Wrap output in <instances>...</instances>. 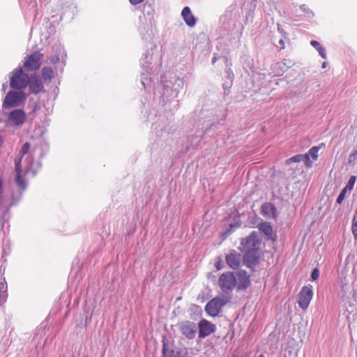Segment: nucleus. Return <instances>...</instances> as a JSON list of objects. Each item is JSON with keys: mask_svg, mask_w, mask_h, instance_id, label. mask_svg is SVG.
Returning <instances> with one entry per match:
<instances>
[{"mask_svg": "<svg viewBox=\"0 0 357 357\" xmlns=\"http://www.w3.org/2000/svg\"><path fill=\"white\" fill-rule=\"evenodd\" d=\"M352 279L353 278L347 271H342L340 275V290L338 295L343 301H349L351 296L354 298V302L356 301V291L354 290L353 284L350 283Z\"/></svg>", "mask_w": 357, "mask_h": 357, "instance_id": "f257e3e1", "label": "nucleus"}, {"mask_svg": "<svg viewBox=\"0 0 357 357\" xmlns=\"http://www.w3.org/2000/svg\"><path fill=\"white\" fill-rule=\"evenodd\" d=\"M321 146L312 147L307 153L305 154H298L291 157L286 160L285 165L289 166L291 169H294V167L291 166V163H298L301 161H303L306 167H311L312 161L316 160L318 158V151L320 149Z\"/></svg>", "mask_w": 357, "mask_h": 357, "instance_id": "f03ea898", "label": "nucleus"}, {"mask_svg": "<svg viewBox=\"0 0 357 357\" xmlns=\"http://www.w3.org/2000/svg\"><path fill=\"white\" fill-rule=\"evenodd\" d=\"M26 99V96L23 91L10 90L5 96L2 107L4 109L17 107L21 105Z\"/></svg>", "mask_w": 357, "mask_h": 357, "instance_id": "7ed1b4c3", "label": "nucleus"}, {"mask_svg": "<svg viewBox=\"0 0 357 357\" xmlns=\"http://www.w3.org/2000/svg\"><path fill=\"white\" fill-rule=\"evenodd\" d=\"M29 76L21 67L14 69L10 79V86L13 89L20 90L25 89L29 84Z\"/></svg>", "mask_w": 357, "mask_h": 357, "instance_id": "20e7f679", "label": "nucleus"}, {"mask_svg": "<svg viewBox=\"0 0 357 357\" xmlns=\"http://www.w3.org/2000/svg\"><path fill=\"white\" fill-rule=\"evenodd\" d=\"M260 243L258 232L253 231L248 236L241 239L238 248L241 252L259 250Z\"/></svg>", "mask_w": 357, "mask_h": 357, "instance_id": "39448f33", "label": "nucleus"}, {"mask_svg": "<svg viewBox=\"0 0 357 357\" xmlns=\"http://www.w3.org/2000/svg\"><path fill=\"white\" fill-rule=\"evenodd\" d=\"M43 54L40 51H35L24 58V68L29 72L38 70L42 64Z\"/></svg>", "mask_w": 357, "mask_h": 357, "instance_id": "423d86ee", "label": "nucleus"}, {"mask_svg": "<svg viewBox=\"0 0 357 357\" xmlns=\"http://www.w3.org/2000/svg\"><path fill=\"white\" fill-rule=\"evenodd\" d=\"M218 284L224 293L229 294L236 284L235 275L232 272L223 273L219 277Z\"/></svg>", "mask_w": 357, "mask_h": 357, "instance_id": "0eeeda50", "label": "nucleus"}, {"mask_svg": "<svg viewBox=\"0 0 357 357\" xmlns=\"http://www.w3.org/2000/svg\"><path fill=\"white\" fill-rule=\"evenodd\" d=\"M187 349L182 347H175L168 341L163 340L162 357H185Z\"/></svg>", "mask_w": 357, "mask_h": 357, "instance_id": "6e6552de", "label": "nucleus"}, {"mask_svg": "<svg viewBox=\"0 0 357 357\" xmlns=\"http://www.w3.org/2000/svg\"><path fill=\"white\" fill-rule=\"evenodd\" d=\"M184 84V80L179 78L175 80L173 86L174 89L170 87L168 84H165L162 91V98L164 100L166 99L167 101H170L172 99L176 98L179 92V89L182 88Z\"/></svg>", "mask_w": 357, "mask_h": 357, "instance_id": "1a4fd4ad", "label": "nucleus"}, {"mask_svg": "<svg viewBox=\"0 0 357 357\" xmlns=\"http://www.w3.org/2000/svg\"><path fill=\"white\" fill-rule=\"evenodd\" d=\"M26 114L24 110L15 109L11 111L7 118L6 125L8 126L20 127L25 122Z\"/></svg>", "mask_w": 357, "mask_h": 357, "instance_id": "9d476101", "label": "nucleus"}, {"mask_svg": "<svg viewBox=\"0 0 357 357\" xmlns=\"http://www.w3.org/2000/svg\"><path fill=\"white\" fill-rule=\"evenodd\" d=\"M177 326L181 334L186 338L192 340L195 337L197 326L193 321H183L178 323Z\"/></svg>", "mask_w": 357, "mask_h": 357, "instance_id": "9b49d317", "label": "nucleus"}, {"mask_svg": "<svg viewBox=\"0 0 357 357\" xmlns=\"http://www.w3.org/2000/svg\"><path fill=\"white\" fill-rule=\"evenodd\" d=\"M313 295L312 287L304 286L298 294V305L303 310H306Z\"/></svg>", "mask_w": 357, "mask_h": 357, "instance_id": "f8f14e48", "label": "nucleus"}, {"mask_svg": "<svg viewBox=\"0 0 357 357\" xmlns=\"http://www.w3.org/2000/svg\"><path fill=\"white\" fill-rule=\"evenodd\" d=\"M243 257V264L248 268H253L259 264V259L260 257V250H250L245 251Z\"/></svg>", "mask_w": 357, "mask_h": 357, "instance_id": "ddd939ff", "label": "nucleus"}, {"mask_svg": "<svg viewBox=\"0 0 357 357\" xmlns=\"http://www.w3.org/2000/svg\"><path fill=\"white\" fill-rule=\"evenodd\" d=\"M236 280L238 290L246 289L250 284V275L245 271L240 270L236 273Z\"/></svg>", "mask_w": 357, "mask_h": 357, "instance_id": "4468645a", "label": "nucleus"}, {"mask_svg": "<svg viewBox=\"0 0 357 357\" xmlns=\"http://www.w3.org/2000/svg\"><path fill=\"white\" fill-rule=\"evenodd\" d=\"M227 265L232 269H237L243 260V257L240 253L234 250H231L225 257Z\"/></svg>", "mask_w": 357, "mask_h": 357, "instance_id": "2eb2a0df", "label": "nucleus"}, {"mask_svg": "<svg viewBox=\"0 0 357 357\" xmlns=\"http://www.w3.org/2000/svg\"><path fill=\"white\" fill-rule=\"evenodd\" d=\"M214 324L206 319H202L199 323V337L204 338L215 331Z\"/></svg>", "mask_w": 357, "mask_h": 357, "instance_id": "dca6fc26", "label": "nucleus"}, {"mask_svg": "<svg viewBox=\"0 0 357 357\" xmlns=\"http://www.w3.org/2000/svg\"><path fill=\"white\" fill-rule=\"evenodd\" d=\"M30 91L34 94H37L43 90V84L42 81L37 75H31L29 78V84Z\"/></svg>", "mask_w": 357, "mask_h": 357, "instance_id": "f3484780", "label": "nucleus"}, {"mask_svg": "<svg viewBox=\"0 0 357 357\" xmlns=\"http://www.w3.org/2000/svg\"><path fill=\"white\" fill-rule=\"evenodd\" d=\"M181 15L183 17V20L185 21V24L192 27L196 24V20L194 15L192 14L190 8L188 6H185L183 8Z\"/></svg>", "mask_w": 357, "mask_h": 357, "instance_id": "a211bd4d", "label": "nucleus"}, {"mask_svg": "<svg viewBox=\"0 0 357 357\" xmlns=\"http://www.w3.org/2000/svg\"><path fill=\"white\" fill-rule=\"evenodd\" d=\"M259 231L265 235L267 240L273 239V231L271 225L268 222H263L258 225Z\"/></svg>", "mask_w": 357, "mask_h": 357, "instance_id": "6ab92c4d", "label": "nucleus"}, {"mask_svg": "<svg viewBox=\"0 0 357 357\" xmlns=\"http://www.w3.org/2000/svg\"><path fill=\"white\" fill-rule=\"evenodd\" d=\"M261 214L268 218L275 217L276 208L275 206L269 202H266L261 206Z\"/></svg>", "mask_w": 357, "mask_h": 357, "instance_id": "aec40b11", "label": "nucleus"}, {"mask_svg": "<svg viewBox=\"0 0 357 357\" xmlns=\"http://www.w3.org/2000/svg\"><path fill=\"white\" fill-rule=\"evenodd\" d=\"M215 302V300L212 299L205 306L206 312L212 317L217 316L220 310V308Z\"/></svg>", "mask_w": 357, "mask_h": 357, "instance_id": "412c9836", "label": "nucleus"}, {"mask_svg": "<svg viewBox=\"0 0 357 357\" xmlns=\"http://www.w3.org/2000/svg\"><path fill=\"white\" fill-rule=\"evenodd\" d=\"M41 75L44 82H50L54 76V73L52 68L45 66L41 70Z\"/></svg>", "mask_w": 357, "mask_h": 357, "instance_id": "4be33fe9", "label": "nucleus"}, {"mask_svg": "<svg viewBox=\"0 0 357 357\" xmlns=\"http://www.w3.org/2000/svg\"><path fill=\"white\" fill-rule=\"evenodd\" d=\"M310 44L314 47L319 52V55L325 59L326 57V53L325 49L321 46L320 43L317 40H312Z\"/></svg>", "mask_w": 357, "mask_h": 357, "instance_id": "5701e85b", "label": "nucleus"}, {"mask_svg": "<svg viewBox=\"0 0 357 357\" xmlns=\"http://www.w3.org/2000/svg\"><path fill=\"white\" fill-rule=\"evenodd\" d=\"M15 183L19 188L22 190L26 188V182L25 179L21 176V174H17L15 178Z\"/></svg>", "mask_w": 357, "mask_h": 357, "instance_id": "b1692460", "label": "nucleus"}, {"mask_svg": "<svg viewBox=\"0 0 357 357\" xmlns=\"http://www.w3.org/2000/svg\"><path fill=\"white\" fill-rule=\"evenodd\" d=\"M7 285L3 282H0V299L1 301L5 302L7 298Z\"/></svg>", "mask_w": 357, "mask_h": 357, "instance_id": "393cba45", "label": "nucleus"}, {"mask_svg": "<svg viewBox=\"0 0 357 357\" xmlns=\"http://www.w3.org/2000/svg\"><path fill=\"white\" fill-rule=\"evenodd\" d=\"M213 299L215 300V301H216L215 303L218 304V307L221 309V307L222 306H224L229 302L230 298L225 296L224 297H216Z\"/></svg>", "mask_w": 357, "mask_h": 357, "instance_id": "a878e982", "label": "nucleus"}, {"mask_svg": "<svg viewBox=\"0 0 357 357\" xmlns=\"http://www.w3.org/2000/svg\"><path fill=\"white\" fill-rule=\"evenodd\" d=\"M351 229L355 239H357V208L353 219Z\"/></svg>", "mask_w": 357, "mask_h": 357, "instance_id": "bb28decb", "label": "nucleus"}, {"mask_svg": "<svg viewBox=\"0 0 357 357\" xmlns=\"http://www.w3.org/2000/svg\"><path fill=\"white\" fill-rule=\"evenodd\" d=\"M151 64L150 61L149 60V54L148 53L145 54L142 59H141V66L146 70V68H149Z\"/></svg>", "mask_w": 357, "mask_h": 357, "instance_id": "cd10ccee", "label": "nucleus"}, {"mask_svg": "<svg viewBox=\"0 0 357 357\" xmlns=\"http://www.w3.org/2000/svg\"><path fill=\"white\" fill-rule=\"evenodd\" d=\"M347 188H344L342 191L340 192V195L337 197V199L336 200L337 204H341L344 199L345 195L347 193Z\"/></svg>", "mask_w": 357, "mask_h": 357, "instance_id": "c85d7f7f", "label": "nucleus"}, {"mask_svg": "<svg viewBox=\"0 0 357 357\" xmlns=\"http://www.w3.org/2000/svg\"><path fill=\"white\" fill-rule=\"evenodd\" d=\"M30 148V144L29 142L24 143L20 151V155H22V156H24L25 154H26L29 152Z\"/></svg>", "mask_w": 357, "mask_h": 357, "instance_id": "c756f323", "label": "nucleus"}, {"mask_svg": "<svg viewBox=\"0 0 357 357\" xmlns=\"http://www.w3.org/2000/svg\"><path fill=\"white\" fill-rule=\"evenodd\" d=\"M355 181H356V176H351L350 178H349V180L348 181V183L347 184L346 187L347 188V190L349 189V190H352V188H354V183H355Z\"/></svg>", "mask_w": 357, "mask_h": 357, "instance_id": "7c9ffc66", "label": "nucleus"}, {"mask_svg": "<svg viewBox=\"0 0 357 357\" xmlns=\"http://www.w3.org/2000/svg\"><path fill=\"white\" fill-rule=\"evenodd\" d=\"M319 275V271L317 268H314L311 273V278L312 280H316Z\"/></svg>", "mask_w": 357, "mask_h": 357, "instance_id": "2f4dec72", "label": "nucleus"}, {"mask_svg": "<svg viewBox=\"0 0 357 357\" xmlns=\"http://www.w3.org/2000/svg\"><path fill=\"white\" fill-rule=\"evenodd\" d=\"M225 73L227 75V77L229 80H231L234 77V73L231 68L227 67L225 70Z\"/></svg>", "mask_w": 357, "mask_h": 357, "instance_id": "473e14b6", "label": "nucleus"}, {"mask_svg": "<svg viewBox=\"0 0 357 357\" xmlns=\"http://www.w3.org/2000/svg\"><path fill=\"white\" fill-rule=\"evenodd\" d=\"M49 60L50 63L55 64L59 61V57L57 55H53L49 58Z\"/></svg>", "mask_w": 357, "mask_h": 357, "instance_id": "72a5a7b5", "label": "nucleus"}, {"mask_svg": "<svg viewBox=\"0 0 357 357\" xmlns=\"http://www.w3.org/2000/svg\"><path fill=\"white\" fill-rule=\"evenodd\" d=\"M146 80H147V77H146V73L145 72H142V79H141V82H142V84L146 87Z\"/></svg>", "mask_w": 357, "mask_h": 357, "instance_id": "f704fd0d", "label": "nucleus"}, {"mask_svg": "<svg viewBox=\"0 0 357 357\" xmlns=\"http://www.w3.org/2000/svg\"><path fill=\"white\" fill-rule=\"evenodd\" d=\"M15 171L17 174H22V166L21 164H15Z\"/></svg>", "mask_w": 357, "mask_h": 357, "instance_id": "c9c22d12", "label": "nucleus"}, {"mask_svg": "<svg viewBox=\"0 0 357 357\" xmlns=\"http://www.w3.org/2000/svg\"><path fill=\"white\" fill-rule=\"evenodd\" d=\"M8 210H9V207L8 206H7L6 208H3V209H1L0 208V216L1 218H3L5 214H6V213L8 212Z\"/></svg>", "mask_w": 357, "mask_h": 357, "instance_id": "e433bc0d", "label": "nucleus"}, {"mask_svg": "<svg viewBox=\"0 0 357 357\" xmlns=\"http://www.w3.org/2000/svg\"><path fill=\"white\" fill-rule=\"evenodd\" d=\"M144 0H129L130 3L133 5L136 6L142 2H143Z\"/></svg>", "mask_w": 357, "mask_h": 357, "instance_id": "4c0bfd02", "label": "nucleus"}, {"mask_svg": "<svg viewBox=\"0 0 357 357\" xmlns=\"http://www.w3.org/2000/svg\"><path fill=\"white\" fill-rule=\"evenodd\" d=\"M22 157H23V156H22V155H20V156H19V157H16V158H15V160H14V162H15V164H21V161H22Z\"/></svg>", "mask_w": 357, "mask_h": 357, "instance_id": "58836bf2", "label": "nucleus"}, {"mask_svg": "<svg viewBox=\"0 0 357 357\" xmlns=\"http://www.w3.org/2000/svg\"><path fill=\"white\" fill-rule=\"evenodd\" d=\"M147 8H149V10L146 11L147 14H148L149 15H153V13L154 10H153V9L151 8V5H149V6H147Z\"/></svg>", "mask_w": 357, "mask_h": 357, "instance_id": "ea45409f", "label": "nucleus"}, {"mask_svg": "<svg viewBox=\"0 0 357 357\" xmlns=\"http://www.w3.org/2000/svg\"><path fill=\"white\" fill-rule=\"evenodd\" d=\"M279 43L282 45V47L284 48V43L283 41V40H280L279 41Z\"/></svg>", "mask_w": 357, "mask_h": 357, "instance_id": "a19ab883", "label": "nucleus"}, {"mask_svg": "<svg viewBox=\"0 0 357 357\" xmlns=\"http://www.w3.org/2000/svg\"><path fill=\"white\" fill-rule=\"evenodd\" d=\"M6 88H7V84L6 83H3V85H2V89L3 91H6Z\"/></svg>", "mask_w": 357, "mask_h": 357, "instance_id": "79ce46f5", "label": "nucleus"}, {"mask_svg": "<svg viewBox=\"0 0 357 357\" xmlns=\"http://www.w3.org/2000/svg\"><path fill=\"white\" fill-rule=\"evenodd\" d=\"M216 267H217L218 269H220L221 268V267H220V262H218L216 264Z\"/></svg>", "mask_w": 357, "mask_h": 357, "instance_id": "37998d69", "label": "nucleus"}, {"mask_svg": "<svg viewBox=\"0 0 357 357\" xmlns=\"http://www.w3.org/2000/svg\"><path fill=\"white\" fill-rule=\"evenodd\" d=\"M301 10H303V11H305V10H306V8H305V5H302V6H301Z\"/></svg>", "mask_w": 357, "mask_h": 357, "instance_id": "c03bdc74", "label": "nucleus"}, {"mask_svg": "<svg viewBox=\"0 0 357 357\" xmlns=\"http://www.w3.org/2000/svg\"><path fill=\"white\" fill-rule=\"evenodd\" d=\"M216 60H217V58H216V57H213V58L212 59V63H215V62L216 61Z\"/></svg>", "mask_w": 357, "mask_h": 357, "instance_id": "a18cd8bd", "label": "nucleus"}, {"mask_svg": "<svg viewBox=\"0 0 357 357\" xmlns=\"http://www.w3.org/2000/svg\"><path fill=\"white\" fill-rule=\"evenodd\" d=\"M326 62H324V63H322V67L324 68H326Z\"/></svg>", "mask_w": 357, "mask_h": 357, "instance_id": "49530a36", "label": "nucleus"}, {"mask_svg": "<svg viewBox=\"0 0 357 357\" xmlns=\"http://www.w3.org/2000/svg\"><path fill=\"white\" fill-rule=\"evenodd\" d=\"M2 143H3L2 137H0V146H1Z\"/></svg>", "mask_w": 357, "mask_h": 357, "instance_id": "de8ad7c7", "label": "nucleus"}]
</instances>
